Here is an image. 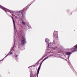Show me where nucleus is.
<instances>
[{
    "mask_svg": "<svg viewBox=\"0 0 77 77\" xmlns=\"http://www.w3.org/2000/svg\"><path fill=\"white\" fill-rule=\"evenodd\" d=\"M0 8L2 9V10H3V11H5L6 12H7V14L8 15V16H10V15H9V14H10V10H8V9H7L4 7H3V6H0Z\"/></svg>",
    "mask_w": 77,
    "mask_h": 77,
    "instance_id": "1",
    "label": "nucleus"
},
{
    "mask_svg": "<svg viewBox=\"0 0 77 77\" xmlns=\"http://www.w3.org/2000/svg\"><path fill=\"white\" fill-rule=\"evenodd\" d=\"M26 41V40L25 39V38L24 37H22V38L21 43L22 45H24V42Z\"/></svg>",
    "mask_w": 77,
    "mask_h": 77,
    "instance_id": "2",
    "label": "nucleus"
},
{
    "mask_svg": "<svg viewBox=\"0 0 77 77\" xmlns=\"http://www.w3.org/2000/svg\"><path fill=\"white\" fill-rule=\"evenodd\" d=\"M10 52H9V53L7 54V55H6L5 56V57H4V58H3L2 60H0V62H1V61L4 60V59H5V57H7V56H8V55H10Z\"/></svg>",
    "mask_w": 77,
    "mask_h": 77,
    "instance_id": "3",
    "label": "nucleus"
},
{
    "mask_svg": "<svg viewBox=\"0 0 77 77\" xmlns=\"http://www.w3.org/2000/svg\"><path fill=\"white\" fill-rule=\"evenodd\" d=\"M12 19L13 20V22L14 24V27L15 29H16V28L15 27V23H14V18L13 17H12Z\"/></svg>",
    "mask_w": 77,
    "mask_h": 77,
    "instance_id": "4",
    "label": "nucleus"
},
{
    "mask_svg": "<svg viewBox=\"0 0 77 77\" xmlns=\"http://www.w3.org/2000/svg\"><path fill=\"white\" fill-rule=\"evenodd\" d=\"M75 49L74 51H75L76 50H77V45H76L75 46H74Z\"/></svg>",
    "mask_w": 77,
    "mask_h": 77,
    "instance_id": "5",
    "label": "nucleus"
},
{
    "mask_svg": "<svg viewBox=\"0 0 77 77\" xmlns=\"http://www.w3.org/2000/svg\"><path fill=\"white\" fill-rule=\"evenodd\" d=\"M41 69V66H39L38 69L37 70V74H39V70H40V69Z\"/></svg>",
    "mask_w": 77,
    "mask_h": 77,
    "instance_id": "6",
    "label": "nucleus"
},
{
    "mask_svg": "<svg viewBox=\"0 0 77 77\" xmlns=\"http://www.w3.org/2000/svg\"><path fill=\"white\" fill-rule=\"evenodd\" d=\"M66 54H67V55H70L71 54L69 52H67L66 53Z\"/></svg>",
    "mask_w": 77,
    "mask_h": 77,
    "instance_id": "7",
    "label": "nucleus"
},
{
    "mask_svg": "<svg viewBox=\"0 0 77 77\" xmlns=\"http://www.w3.org/2000/svg\"><path fill=\"white\" fill-rule=\"evenodd\" d=\"M48 39H46V42H48Z\"/></svg>",
    "mask_w": 77,
    "mask_h": 77,
    "instance_id": "8",
    "label": "nucleus"
},
{
    "mask_svg": "<svg viewBox=\"0 0 77 77\" xmlns=\"http://www.w3.org/2000/svg\"><path fill=\"white\" fill-rule=\"evenodd\" d=\"M47 58H48V57H46V58H45L44 60H43V61H44V60H46V59H47Z\"/></svg>",
    "mask_w": 77,
    "mask_h": 77,
    "instance_id": "9",
    "label": "nucleus"
},
{
    "mask_svg": "<svg viewBox=\"0 0 77 77\" xmlns=\"http://www.w3.org/2000/svg\"><path fill=\"white\" fill-rule=\"evenodd\" d=\"M22 24H25L24 22H23V21L22 22Z\"/></svg>",
    "mask_w": 77,
    "mask_h": 77,
    "instance_id": "10",
    "label": "nucleus"
},
{
    "mask_svg": "<svg viewBox=\"0 0 77 77\" xmlns=\"http://www.w3.org/2000/svg\"><path fill=\"white\" fill-rule=\"evenodd\" d=\"M12 54V53L10 52V54Z\"/></svg>",
    "mask_w": 77,
    "mask_h": 77,
    "instance_id": "11",
    "label": "nucleus"
},
{
    "mask_svg": "<svg viewBox=\"0 0 77 77\" xmlns=\"http://www.w3.org/2000/svg\"><path fill=\"white\" fill-rule=\"evenodd\" d=\"M17 56H17V55H16V57H17Z\"/></svg>",
    "mask_w": 77,
    "mask_h": 77,
    "instance_id": "12",
    "label": "nucleus"
},
{
    "mask_svg": "<svg viewBox=\"0 0 77 77\" xmlns=\"http://www.w3.org/2000/svg\"><path fill=\"white\" fill-rule=\"evenodd\" d=\"M41 64H40V66H41Z\"/></svg>",
    "mask_w": 77,
    "mask_h": 77,
    "instance_id": "13",
    "label": "nucleus"
}]
</instances>
